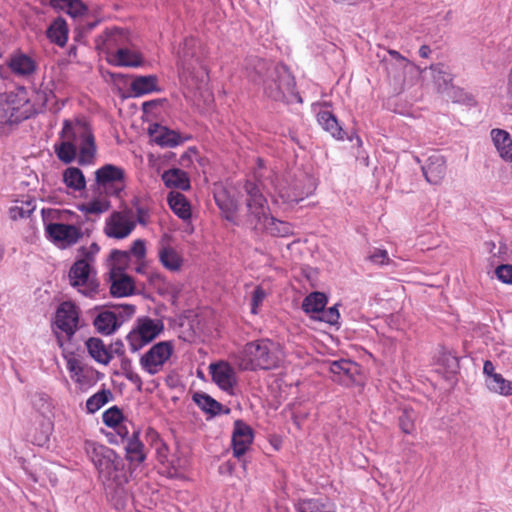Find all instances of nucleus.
Listing matches in <instances>:
<instances>
[{
    "label": "nucleus",
    "instance_id": "nucleus-49",
    "mask_svg": "<svg viewBox=\"0 0 512 512\" xmlns=\"http://www.w3.org/2000/svg\"><path fill=\"white\" fill-rule=\"evenodd\" d=\"M102 419L106 426L116 427L122 422L123 414L118 407L113 406L103 413Z\"/></svg>",
    "mask_w": 512,
    "mask_h": 512
},
{
    "label": "nucleus",
    "instance_id": "nucleus-40",
    "mask_svg": "<svg viewBox=\"0 0 512 512\" xmlns=\"http://www.w3.org/2000/svg\"><path fill=\"white\" fill-rule=\"evenodd\" d=\"M159 259L162 265L171 271L179 270L182 264L181 257L171 247H162L159 250Z\"/></svg>",
    "mask_w": 512,
    "mask_h": 512
},
{
    "label": "nucleus",
    "instance_id": "nucleus-26",
    "mask_svg": "<svg viewBox=\"0 0 512 512\" xmlns=\"http://www.w3.org/2000/svg\"><path fill=\"white\" fill-rule=\"evenodd\" d=\"M137 333L152 342L164 329L163 323L159 320H153L149 317L139 318L135 328Z\"/></svg>",
    "mask_w": 512,
    "mask_h": 512
},
{
    "label": "nucleus",
    "instance_id": "nucleus-34",
    "mask_svg": "<svg viewBox=\"0 0 512 512\" xmlns=\"http://www.w3.org/2000/svg\"><path fill=\"white\" fill-rule=\"evenodd\" d=\"M196 41L193 38L185 39L178 51V66L183 72H190L193 68L191 59L194 57Z\"/></svg>",
    "mask_w": 512,
    "mask_h": 512
},
{
    "label": "nucleus",
    "instance_id": "nucleus-64",
    "mask_svg": "<svg viewBox=\"0 0 512 512\" xmlns=\"http://www.w3.org/2000/svg\"><path fill=\"white\" fill-rule=\"evenodd\" d=\"M430 53H431V50H430L429 46H427V45H422L419 49V55L423 58H427Z\"/></svg>",
    "mask_w": 512,
    "mask_h": 512
},
{
    "label": "nucleus",
    "instance_id": "nucleus-12",
    "mask_svg": "<svg viewBox=\"0 0 512 512\" xmlns=\"http://www.w3.org/2000/svg\"><path fill=\"white\" fill-rule=\"evenodd\" d=\"M101 43L98 47L101 48L108 56H112L116 50L126 46H132V39L129 31L123 28L107 29L102 36L99 37Z\"/></svg>",
    "mask_w": 512,
    "mask_h": 512
},
{
    "label": "nucleus",
    "instance_id": "nucleus-59",
    "mask_svg": "<svg viewBox=\"0 0 512 512\" xmlns=\"http://www.w3.org/2000/svg\"><path fill=\"white\" fill-rule=\"evenodd\" d=\"M124 376L131 383L135 384L137 386L138 390L142 389V384H143L142 379L136 372H134L133 370L128 371L127 373L124 374Z\"/></svg>",
    "mask_w": 512,
    "mask_h": 512
},
{
    "label": "nucleus",
    "instance_id": "nucleus-43",
    "mask_svg": "<svg viewBox=\"0 0 512 512\" xmlns=\"http://www.w3.org/2000/svg\"><path fill=\"white\" fill-rule=\"evenodd\" d=\"M214 198L217 206L224 213V217L228 221H233L236 211V204L234 201L229 199L225 193L215 194Z\"/></svg>",
    "mask_w": 512,
    "mask_h": 512
},
{
    "label": "nucleus",
    "instance_id": "nucleus-31",
    "mask_svg": "<svg viewBox=\"0 0 512 512\" xmlns=\"http://www.w3.org/2000/svg\"><path fill=\"white\" fill-rule=\"evenodd\" d=\"M171 210L181 219L186 220L191 216L190 204L186 197L179 192H170L167 197Z\"/></svg>",
    "mask_w": 512,
    "mask_h": 512
},
{
    "label": "nucleus",
    "instance_id": "nucleus-5",
    "mask_svg": "<svg viewBox=\"0 0 512 512\" xmlns=\"http://www.w3.org/2000/svg\"><path fill=\"white\" fill-rule=\"evenodd\" d=\"M85 451L103 483L109 481H114L118 485L128 483L124 462L113 449L93 441H86Z\"/></svg>",
    "mask_w": 512,
    "mask_h": 512
},
{
    "label": "nucleus",
    "instance_id": "nucleus-13",
    "mask_svg": "<svg viewBox=\"0 0 512 512\" xmlns=\"http://www.w3.org/2000/svg\"><path fill=\"white\" fill-rule=\"evenodd\" d=\"M46 233L53 242L61 243L64 246L73 245L82 237V232L79 228L62 223L47 224Z\"/></svg>",
    "mask_w": 512,
    "mask_h": 512
},
{
    "label": "nucleus",
    "instance_id": "nucleus-47",
    "mask_svg": "<svg viewBox=\"0 0 512 512\" xmlns=\"http://www.w3.org/2000/svg\"><path fill=\"white\" fill-rule=\"evenodd\" d=\"M126 341L132 353L140 351L143 347L151 343L145 336L140 335L134 329L127 334Z\"/></svg>",
    "mask_w": 512,
    "mask_h": 512
},
{
    "label": "nucleus",
    "instance_id": "nucleus-54",
    "mask_svg": "<svg viewBox=\"0 0 512 512\" xmlns=\"http://www.w3.org/2000/svg\"><path fill=\"white\" fill-rule=\"evenodd\" d=\"M369 260L372 263L384 265L389 262V257L386 250L375 249L373 253L369 255Z\"/></svg>",
    "mask_w": 512,
    "mask_h": 512
},
{
    "label": "nucleus",
    "instance_id": "nucleus-29",
    "mask_svg": "<svg viewBox=\"0 0 512 512\" xmlns=\"http://www.w3.org/2000/svg\"><path fill=\"white\" fill-rule=\"evenodd\" d=\"M47 37L60 47L66 45L68 39V26L62 17L56 18L47 29Z\"/></svg>",
    "mask_w": 512,
    "mask_h": 512
},
{
    "label": "nucleus",
    "instance_id": "nucleus-38",
    "mask_svg": "<svg viewBox=\"0 0 512 512\" xmlns=\"http://www.w3.org/2000/svg\"><path fill=\"white\" fill-rule=\"evenodd\" d=\"M327 304V297L321 292H313L309 294L302 303V309L304 312L320 313Z\"/></svg>",
    "mask_w": 512,
    "mask_h": 512
},
{
    "label": "nucleus",
    "instance_id": "nucleus-52",
    "mask_svg": "<svg viewBox=\"0 0 512 512\" xmlns=\"http://www.w3.org/2000/svg\"><path fill=\"white\" fill-rule=\"evenodd\" d=\"M67 369L70 371L72 378L75 379L76 382L82 383L81 377L83 375V367L79 360L76 358L68 359Z\"/></svg>",
    "mask_w": 512,
    "mask_h": 512
},
{
    "label": "nucleus",
    "instance_id": "nucleus-30",
    "mask_svg": "<svg viewBox=\"0 0 512 512\" xmlns=\"http://www.w3.org/2000/svg\"><path fill=\"white\" fill-rule=\"evenodd\" d=\"M127 459L131 463L140 464L145 458L144 444L139 440V432L133 431L125 446Z\"/></svg>",
    "mask_w": 512,
    "mask_h": 512
},
{
    "label": "nucleus",
    "instance_id": "nucleus-19",
    "mask_svg": "<svg viewBox=\"0 0 512 512\" xmlns=\"http://www.w3.org/2000/svg\"><path fill=\"white\" fill-rule=\"evenodd\" d=\"M210 372L213 381L223 390L231 389L235 384V373L233 368L225 362L210 365Z\"/></svg>",
    "mask_w": 512,
    "mask_h": 512
},
{
    "label": "nucleus",
    "instance_id": "nucleus-14",
    "mask_svg": "<svg viewBox=\"0 0 512 512\" xmlns=\"http://www.w3.org/2000/svg\"><path fill=\"white\" fill-rule=\"evenodd\" d=\"M253 436L252 428L243 420L239 419L234 422L232 448L235 457L239 459L246 453L253 442Z\"/></svg>",
    "mask_w": 512,
    "mask_h": 512
},
{
    "label": "nucleus",
    "instance_id": "nucleus-27",
    "mask_svg": "<svg viewBox=\"0 0 512 512\" xmlns=\"http://www.w3.org/2000/svg\"><path fill=\"white\" fill-rule=\"evenodd\" d=\"M162 180L166 187L180 190L190 188V180L187 173L179 168H172L162 174Z\"/></svg>",
    "mask_w": 512,
    "mask_h": 512
},
{
    "label": "nucleus",
    "instance_id": "nucleus-33",
    "mask_svg": "<svg viewBox=\"0 0 512 512\" xmlns=\"http://www.w3.org/2000/svg\"><path fill=\"white\" fill-rule=\"evenodd\" d=\"M317 121L322 128L329 132L336 139H343L344 132L336 117L330 111H320L317 114Z\"/></svg>",
    "mask_w": 512,
    "mask_h": 512
},
{
    "label": "nucleus",
    "instance_id": "nucleus-48",
    "mask_svg": "<svg viewBox=\"0 0 512 512\" xmlns=\"http://www.w3.org/2000/svg\"><path fill=\"white\" fill-rule=\"evenodd\" d=\"M112 313L116 316L117 322H119V327L129 318H131L136 311V307L131 304H120L113 307L111 310Z\"/></svg>",
    "mask_w": 512,
    "mask_h": 512
},
{
    "label": "nucleus",
    "instance_id": "nucleus-7",
    "mask_svg": "<svg viewBox=\"0 0 512 512\" xmlns=\"http://www.w3.org/2000/svg\"><path fill=\"white\" fill-rule=\"evenodd\" d=\"M136 227L135 213L130 208L114 211L105 222L104 233L109 238L124 239Z\"/></svg>",
    "mask_w": 512,
    "mask_h": 512
},
{
    "label": "nucleus",
    "instance_id": "nucleus-16",
    "mask_svg": "<svg viewBox=\"0 0 512 512\" xmlns=\"http://www.w3.org/2000/svg\"><path fill=\"white\" fill-rule=\"evenodd\" d=\"M148 134L151 139L161 147L172 148L183 143V139L178 132L158 123H154L149 126Z\"/></svg>",
    "mask_w": 512,
    "mask_h": 512
},
{
    "label": "nucleus",
    "instance_id": "nucleus-41",
    "mask_svg": "<svg viewBox=\"0 0 512 512\" xmlns=\"http://www.w3.org/2000/svg\"><path fill=\"white\" fill-rule=\"evenodd\" d=\"M36 208L34 199H28L26 201H16L9 209L10 218L13 220L28 218L34 212Z\"/></svg>",
    "mask_w": 512,
    "mask_h": 512
},
{
    "label": "nucleus",
    "instance_id": "nucleus-4",
    "mask_svg": "<svg viewBox=\"0 0 512 512\" xmlns=\"http://www.w3.org/2000/svg\"><path fill=\"white\" fill-rule=\"evenodd\" d=\"M281 346L269 339L248 342L237 355V363L241 370H274L283 361Z\"/></svg>",
    "mask_w": 512,
    "mask_h": 512
},
{
    "label": "nucleus",
    "instance_id": "nucleus-61",
    "mask_svg": "<svg viewBox=\"0 0 512 512\" xmlns=\"http://www.w3.org/2000/svg\"><path fill=\"white\" fill-rule=\"evenodd\" d=\"M121 369L123 370V374L133 370L131 360L125 355L121 357Z\"/></svg>",
    "mask_w": 512,
    "mask_h": 512
},
{
    "label": "nucleus",
    "instance_id": "nucleus-15",
    "mask_svg": "<svg viewBox=\"0 0 512 512\" xmlns=\"http://www.w3.org/2000/svg\"><path fill=\"white\" fill-rule=\"evenodd\" d=\"M314 189L315 188L311 180L307 176H303L299 179H296L287 188H282L279 193L284 202L299 203L305 197L312 194Z\"/></svg>",
    "mask_w": 512,
    "mask_h": 512
},
{
    "label": "nucleus",
    "instance_id": "nucleus-62",
    "mask_svg": "<svg viewBox=\"0 0 512 512\" xmlns=\"http://www.w3.org/2000/svg\"><path fill=\"white\" fill-rule=\"evenodd\" d=\"M117 428V434L121 436L122 438H126L128 436V429L126 426L122 425L121 423L116 426Z\"/></svg>",
    "mask_w": 512,
    "mask_h": 512
},
{
    "label": "nucleus",
    "instance_id": "nucleus-22",
    "mask_svg": "<svg viewBox=\"0 0 512 512\" xmlns=\"http://www.w3.org/2000/svg\"><path fill=\"white\" fill-rule=\"evenodd\" d=\"M491 138L499 156L506 162H512V138L503 129H492Z\"/></svg>",
    "mask_w": 512,
    "mask_h": 512
},
{
    "label": "nucleus",
    "instance_id": "nucleus-50",
    "mask_svg": "<svg viewBox=\"0 0 512 512\" xmlns=\"http://www.w3.org/2000/svg\"><path fill=\"white\" fill-rule=\"evenodd\" d=\"M340 318V313L337 309V305H334L327 310H322L320 312L319 320L326 322L330 325H335L338 323Z\"/></svg>",
    "mask_w": 512,
    "mask_h": 512
},
{
    "label": "nucleus",
    "instance_id": "nucleus-36",
    "mask_svg": "<svg viewBox=\"0 0 512 512\" xmlns=\"http://www.w3.org/2000/svg\"><path fill=\"white\" fill-rule=\"evenodd\" d=\"M329 370L334 375H343L346 380H354L355 374L358 372V365L350 360L340 359L333 361L329 365Z\"/></svg>",
    "mask_w": 512,
    "mask_h": 512
},
{
    "label": "nucleus",
    "instance_id": "nucleus-18",
    "mask_svg": "<svg viewBox=\"0 0 512 512\" xmlns=\"http://www.w3.org/2000/svg\"><path fill=\"white\" fill-rule=\"evenodd\" d=\"M132 46H126L120 48L112 53V56L108 58V62L114 66L119 67H139L143 64L142 55L131 48Z\"/></svg>",
    "mask_w": 512,
    "mask_h": 512
},
{
    "label": "nucleus",
    "instance_id": "nucleus-39",
    "mask_svg": "<svg viewBox=\"0 0 512 512\" xmlns=\"http://www.w3.org/2000/svg\"><path fill=\"white\" fill-rule=\"evenodd\" d=\"M63 181L67 187L77 191L84 189L86 186L85 177L77 167H68L63 172Z\"/></svg>",
    "mask_w": 512,
    "mask_h": 512
},
{
    "label": "nucleus",
    "instance_id": "nucleus-57",
    "mask_svg": "<svg viewBox=\"0 0 512 512\" xmlns=\"http://www.w3.org/2000/svg\"><path fill=\"white\" fill-rule=\"evenodd\" d=\"M136 224L146 226L149 221V212L145 207L136 206Z\"/></svg>",
    "mask_w": 512,
    "mask_h": 512
},
{
    "label": "nucleus",
    "instance_id": "nucleus-17",
    "mask_svg": "<svg viewBox=\"0 0 512 512\" xmlns=\"http://www.w3.org/2000/svg\"><path fill=\"white\" fill-rule=\"evenodd\" d=\"M422 172L427 182L438 185L446 175V161L441 155H432L427 164L422 166Z\"/></svg>",
    "mask_w": 512,
    "mask_h": 512
},
{
    "label": "nucleus",
    "instance_id": "nucleus-53",
    "mask_svg": "<svg viewBox=\"0 0 512 512\" xmlns=\"http://www.w3.org/2000/svg\"><path fill=\"white\" fill-rule=\"evenodd\" d=\"M495 274L501 282L512 284V265L502 264L498 266L495 270Z\"/></svg>",
    "mask_w": 512,
    "mask_h": 512
},
{
    "label": "nucleus",
    "instance_id": "nucleus-1",
    "mask_svg": "<svg viewBox=\"0 0 512 512\" xmlns=\"http://www.w3.org/2000/svg\"><path fill=\"white\" fill-rule=\"evenodd\" d=\"M62 142L54 145L58 159L65 164L73 162L79 150L78 162L81 165L90 164L96 153L94 135L90 126L82 120L71 122L65 120L60 133Z\"/></svg>",
    "mask_w": 512,
    "mask_h": 512
},
{
    "label": "nucleus",
    "instance_id": "nucleus-3",
    "mask_svg": "<svg viewBox=\"0 0 512 512\" xmlns=\"http://www.w3.org/2000/svg\"><path fill=\"white\" fill-rule=\"evenodd\" d=\"M244 191L247 195V222L257 231H266L273 236L286 237L293 233L290 223L269 216L267 199L259 185L246 181Z\"/></svg>",
    "mask_w": 512,
    "mask_h": 512
},
{
    "label": "nucleus",
    "instance_id": "nucleus-28",
    "mask_svg": "<svg viewBox=\"0 0 512 512\" xmlns=\"http://www.w3.org/2000/svg\"><path fill=\"white\" fill-rule=\"evenodd\" d=\"M89 355L98 363L107 365L111 361L108 348L100 338L91 337L85 342Z\"/></svg>",
    "mask_w": 512,
    "mask_h": 512
},
{
    "label": "nucleus",
    "instance_id": "nucleus-20",
    "mask_svg": "<svg viewBox=\"0 0 512 512\" xmlns=\"http://www.w3.org/2000/svg\"><path fill=\"white\" fill-rule=\"evenodd\" d=\"M105 485V491L108 501L116 510H123L128 501L129 493L125 488L127 483L117 484L114 481L103 483Z\"/></svg>",
    "mask_w": 512,
    "mask_h": 512
},
{
    "label": "nucleus",
    "instance_id": "nucleus-42",
    "mask_svg": "<svg viewBox=\"0 0 512 512\" xmlns=\"http://www.w3.org/2000/svg\"><path fill=\"white\" fill-rule=\"evenodd\" d=\"M111 399V391L108 389H103L88 398V400L86 401L87 411L89 413H95Z\"/></svg>",
    "mask_w": 512,
    "mask_h": 512
},
{
    "label": "nucleus",
    "instance_id": "nucleus-2",
    "mask_svg": "<svg viewBox=\"0 0 512 512\" xmlns=\"http://www.w3.org/2000/svg\"><path fill=\"white\" fill-rule=\"evenodd\" d=\"M245 70L250 80L261 84L264 93L274 100L283 99L295 87L294 77L285 65L249 56L245 60Z\"/></svg>",
    "mask_w": 512,
    "mask_h": 512
},
{
    "label": "nucleus",
    "instance_id": "nucleus-25",
    "mask_svg": "<svg viewBox=\"0 0 512 512\" xmlns=\"http://www.w3.org/2000/svg\"><path fill=\"white\" fill-rule=\"evenodd\" d=\"M93 325L97 332L103 335H110L119 328V322L111 310L99 312L93 320Z\"/></svg>",
    "mask_w": 512,
    "mask_h": 512
},
{
    "label": "nucleus",
    "instance_id": "nucleus-44",
    "mask_svg": "<svg viewBox=\"0 0 512 512\" xmlns=\"http://www.w3.org/2000/svg\"><path fill=\"white\" fill-rule=\"evenodd\" d=\"M417 414L411 408H404L399 416V427L405 434H412L415 431V420Z\"/></svg>",
    "mask_w": 512,
    "mask_h": 512
},
{
    "label": "nucleus",
    "instance_id": "nucleus-55",
    "mask_svg": "<svg viewBox=\"0 0 512 512\" xmlns=\"http://www.w3.org/2000/svg\"><path fill=\"white\" fill-rule=\"evenodd\" d=\"M131 253L138 259L142 260L146 254L145 242L142 239H137L133 242L131 247Z\"/></svg>",
    "mask_w": 512,
    "mask_h": 512
},
{
    "label": "nucleus",
    "instance_id": "nucleus-6",
    "mask_svg": "<svg viewBox=\"0 0 512 512\" xmlns=\"http://www.w3.org/2000/svg\"><path fill=\"white\" fill-rule=\"evenodd\" d=\"M34 113V105L24 88L0 93V133L30 118Z\"/></svg>",
    "mask_w": 512,
    "mask_h": 512
},
{
    "label": "nucleus",
    "instance_id": "nucleus-37",
    "mask_svg": "<svg viewBox=\"0 0 512 512\" xmlns=\"http://www.w3.org/2000/svg\"><path fill=\"white\" fill-rule=\"evenodd\" d=\"M485 383L490 392L502 396H512V381L505 379L501 374L486 378Z\"/></svg>",
    "mask_w": 512,
    "mask_h": 512
},
{
    "label": "nucleus",
    "instance_id": "nucleus-63",
    "mask_svg": "<svg viewBox=\"0 0 512 512\" xmlns=\"http://www.w3.org/2000/svg\"><path fill=\"white\" fill-rule=\"evenodd\" d=\"M58 214V211L57 210H54V209H42V215H43V219L44 221H46V219L48 218V216L54 218V216Z\"/></svg>",
    "mask_w": 512,
    "mask_h": 512
},
{
    "label": "nucleus",
    "instance_id": "nucleus-58",
    "mask_svg": "<svg viewBox=\"0 0 512 512\" xmlns=\"http://www.w3.org/2000/svg\"><path fill=\"white\" fill-rule=\"evenodd\" d=\"M83 259H87V261L91 264L94 261V256L99 252L100 247L96 243H92L88 248H82Z\"/></svg>",
    "mask_w": 512,
    "mask_h": 512
},
{
    "label": "nucleus",
    "instance_id": "nucleus-21",
    "mask_svg": "<svg viewBox=\"0 0 512 512\" xmlns=\"http://www.w3.org/2000/svg\"><path fill=\"white\" fill-rule=\"evenodd\" d=\"M49 5L57 10L67 13L74 19L87 16L90 10L82 0H49Z\"/></svg>",
    "mask_w": 512,
    "mask_h": 512
},
{
    "label": "nucleus",
    "instance_id": "nucleus-45",
    "mask_svg": "<svg viewBox=\"0 0 512 512\" xmlns=\"http://www.w3.org/2000/svg\"><path fill=\"white\" fill-rule=\"evenodd\" d=\"M431 69L433 71V79L438 85L439 90L452 82L453 77L449 72L446 71L444 65L437 64L432 66Z\"/></svg>",
    "mask_w": 512,
    "mask_h": 512
},
{
    "label": "nucleus",
    "instance_id": "nucleus-8",
    "mask_svg": "<svg viewBox=\"0 0 512 512\" xmlns=\"http://www.w3.org/2000/svg\"><path fill=\"white\" fill-rule=\"evenodd\" d=\"M174 351L171 341H161L144 353L140 358V366L150 375L161 371L164 364L170 359Z\"/></svg>",
    "mask_w": 512,
    "mask_h": 512
},
{
    "label": "nucleus",
    "instance_id": "nucleus-32",
    "mask_svg": "<svg viewBox=\"0 0 512 512\" xmlns=\"http://www.w3.org/2000/svg\"><path fill=\"white\" fill-rule=\"evenodd\" d=\"M158 78L156 75L137 76L131 83V90L135 96H141L154 91H159L157 87Z\"/></svg>",
    "mask_w": 512,
    "mask_h": 512
},
{
    "label": "nucleus",
    "instance_id": "nucleus-10",
    "mask_svg": "<svg viewBox=\"0 0 512 512\" xmlns=\"http://www.w3.org/2000/svg\"><path fill=\"white\" fill-rule=\"evenodd\" d=\"M91 264L87 259H79L69 270V281L73 287H78L79 292L92 297L96 293L98 284L90 277Z\"/></svg>",
    "mask_w": 512,
    "mask_h": 512
},
{
    "label": "nucleus",
    "instance_id": "nucleus-24",
    "mask_svg": "<svg viewBox=\"0 0 512 512\" xmlns=\"http://www.w3.org/2000/svg\"><path fill=\"white\" fill-rule=\"evenodd\" d=\"M134 290V280L131 276L124 273L111 274L110 293L114 297H126L132 295Z\"/></svg>",
    "mask_w": 512,
    "mask_h": 512
},
{
    "label": "nucleus",
    "instance_id": "nucleus-35",
    "mask_svg": "<svg viewBox=\"0 0 512 512\" xmlns=\"http://www.w3.org/2000/svg\"><path fill=\"white\" fill-rule=\"evenodd\" d=\"M193 401L205 413L216 416L222 411V404L212 398L210 395L202 392H196L193 395Z\"/></svg>",
    "mask_w": 512,
    "mask_h": 512
},
{
    "label": "nucleus",
    "instance_id": "nucleus-9",
    "mask_svg": "<svg viewBox=\"0 0 512 512\" xmlns=\"http://www.w3.org/2000/svg\"><path fill=\"white\" fill-rule=\"evenodd\" d=\"M96 182L107 195L119 197L125 188V171L113 164H106L95 172Z\"/></svg>",
    "mask_w": 512,
    "mask_h": 512
},
{
    "label": "nucleus",
    "instance_id": "nucleus-11",
    "mask_svg": "<svg viewBox=\"0 0 512 512\" xmlns=\"http://www.w3.org/2000/svg\"><path fill=\"white\" fill-rule=\"evenodd\" d=\"M79 322L78 308L72 302L66 301L59 305L56 311L55 325L70 340L77 330Z\"/></svg>",
    "mask_w": 512,
    "mask_h": 512
},
{
    "label": "nucleus",
    "instance_id": "nucleus-56",
    "mask_svg": "<svg viewBox=\"0 0 512 512\" xmlns=\"http://www.w3.org/2000/svg\"><path fill=\"white\" fill-rule=\"evenodd\" d=\"M108 348V354L112 358L113 355H117L119 357H122L125 355V347L121 340H117L110 344Z\"/></svg>",
    "mask_w": 512,
    "mask_h": 512
},
{
    "label": "nucleus",
    "instance_id": "nucleus-46",
    "mask_svg": "<svg viewBox=\"0 0 512 512\" xmlns=\"http://www.w3.org/2000/svg\"><path fill=\"white\" fill-rule=\"evenodd\" d=\"M110 205L107 200L94 199L80 206V210L85 214H101L109 209Z\"/></svg>",
    "mask_w": 512,
    "mask_h": 512
},
{
    "label": "nucleus",
    "instance_id": "nucleus-60",
    "mask_svg": "<svg viewBox=\"0 0 512 512\" xmlns=\"http://www.w3.org/2000/svg\"><path fill=\"white\" fill-rule=\"evenodd\" d=\"M483 373L486 378H492V375H498L499 373L495 372V367L490 360H486L483 365Z\"/></svg>",
    "mask_w": 512,
    "mask_h": 512
},
{
    "label": "nucleus",
    "instance_id": "nucleus-51",
    "mask_svg": "<svg viewBox=\"0 0 512 512\" xmlns=\"http://www.w3.org/2000/svg\"><path fill=\"white\" fill-rule=\"evenodd\" d=\"M266 298V292L261 286H257L251 298V313L257 314L258 308L262 305L264 299Z\"/></svg>",
    "mask_w": 512,
    "mask_h": 512
},
{
    "label": "nucleus",
    "instance_id": "nucleus-23",
    "mask_svg": "<svg viewBox=\"0 0 512 512\" xmlns=\"http://www.w3.org/2000/svg\"><path fill=\"white\" fill-rule=\"evenodd\" d=\"M8 67L14 74L27 77L35 72L36 63L28 55L23 53H16L10 57Z\"/></svg>",
    "mask_w": 512,
    "mask_h": 512
}]
</instances>
